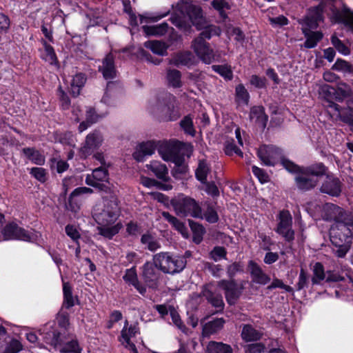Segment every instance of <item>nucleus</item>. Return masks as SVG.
Wrapping results in <instances>:
<instances>
[{"instance_id": "44", "label": "nucleus", "mask_w": 353, "mask_h": 353, "mask_svg": "<svg viewBox=\"0 0 353 353\" xmlns=\"http://www.w3.org/2000/svg\"><path fill=\"white\" fill-rule=\"evenodd\" d=\"M163 217L166 219L170 224L173 225L177 230L183 232L185 230L184 224L180 221L176 217L170 214L168 212H162Z\"/></svg>"}, {"instance_id": "6", "label": "nucleus", "mask_w": 353, "mask_h": 353, "mask_svg": "<svg viewBox=\"0 0 353 353\" xmlns=\"http://www.w3.org/2000/svg\"><path fill=\"white\" fill-rule=\"evenodd\" d=\"M278 225L276 232L281 234L286 241H292L294 232L292 230V217L288 210L280 212L278 217Z\"/></svg>"}, {"instance_id": "3", "label": "nucleus", "mask_w": 353, "mask_h": 353, "mask_svg": "<svg viewBox=\"0 0 353 353\" xmlns=\"http://www.w3.org/2000/svg\"><path fill=\"white\" fill-rule=\"evenodd\" d=\"M176 214L181 217L191 216L194 218L203 219V213L199 203L194 199L179 194L170 201Z\"/></svg>"}, {"instance_id": "57", "label": "nucleus", "mask_w": 353, "mask_h": 353, "mask_svg": "<svg viewBox=\"0 0 353 353\" xmlns=\"http://www.w3.org/2000/svg\"><path fill=\"white\" fill-rule=\"evenodd\" d=\"M327 107L335 111V114L337 118H339L342 121L343 116H345L348 112L347 108L345 109H341L340 106L332 101L328 102Z\"/></svg>"}, {"instance_id": "35", "label": "nucleus", "mask_w": 353, "mask_h": 353, "mask_svg": "<svg viewBox=\"0 0 353 353\" xmlns=\"http://www.w3.org/2000/svg\"><path fill=\"white\" fill-rule=\"evenodd\" d=\"M141 242L151 252H155L161 248L159 241L149 233L144 234L141 236Z\"/></svg>"}, {"instance_id": "52", "label": "nucleus", "mask_w": 353, "mask_h": 353, "mask_svg": "<svg viewBox=\"0 0 353 353\" xmlns=\"http://www.w3.org/2000/svg\"><path fill=\"white\" fill-rule=\"evenodd\" d=\"M226 250L223 247L216 246L210 253L211 259L217 261L221 259H225L226 256Z\"/></svg>"}, {"instance_id": "61", "label": "nucleus", "mask_w": 353, "mask_h": 353, "mask_svg": "<svg viewBox=\"0 0 353 353\" xmlns=\"http://www.w3.org/2000/svg\"><path fill=\"white\" fill-rule=\"evenodd\" d=\"M241 271H243V266L238 262H234L227 268V273L231 279H232L237 272Z\"/></svg>"}, {"instance_id": "27", "label": "nucleus", "mask_w": 353, "mask_h": 353, "mask_svg": "<svg viewBox=\"0 0 353 353\" xmlns=\"http://www.w3.org/2000/svg\"><path fill=\"white\" fill-rule=\"evenodd\" d=\"M194 56L192 52L185 51L176 53L170 60V63L176 66L179 65H188L193 63Z\"/></svg>"}, {"instance_id": "48", "label": "nucleus", "mask_w": 353, "mask_h": 353, "mask_svg": "<svg viewBox=\"0 0 353 353\" xmlns=\"http://www.w3.org/2000/svg\"><path fill=\"white\" fill-rule=\"evenodd\" d=\"M348 112L342 117V121L347 123L350 127V130L353 132V101H347Z\"/></svg>"}, {"instance_id": "47", "label": "nucleus", "mask_w": 353, "mask_h": 353, "mask_svg": "<svg viewBox=\"0 0 353 353\" xmlns=\"http://www.w3.org/2000/svg\"><path fill=\"white\" fill-rule=\"evenodd\" d=\"M351 242L342 241V243L338 244H333L337 249L334 250L335 254L340 258H343L345 256L347 252L350 248Z\"/></svg>"}, {"instance_id": "15", "label": "nucleus", "mask_w": 353, "mask_h": 353, "mask_svg": "<svg viewBox=\"0 0 353 353\" xmlns=\"http://www.w3.org/2000/svg\"><path fill=\"white\" fill-rule=\"evenodd\" d=\"M139 332V327L136 325H131L128 327V322L125 321L123 328L121 332L120 341L127 348L131 350L134 353H138L135 345L130 341V339L134 337Z\"/></svg>"}, {"instance_id": "37", "label": "nucleus", "mask_w": 353, "mask_h": 353, "mask_svg": "<svg viewBox=\"0 0 353 353\" xmlns=\"http://www.w3.org/2000/svg\"><path fill=\"white\" fill-rule=\"evenodd\" d=\"M352 92L350 85L345 83L340 82L338 83L335 91V99L338 101H343L344 99L350 97Z\"/></svg>"}, {"instance_id": "39", "label": "nucleus", "mask_w": 353, "mask_h": 353, "mask_svg": "<svg viewBox=\"0 0 353 353\" xmlns=\"http://www.w3.org/2000/svg\"><path fill=\"white\" fill-rule=\"evenodd\" d=\"M181 74L177 70H168L167 72V79L170 85L174 88H180L182 85Z\"/></svg>"}, {"instance_id": "22", "label": "nucleus", "mask_w": 353, "mask_h": 353, "mask_svg": "<svg viewBox=\"0 0 353 353\" xmlns=\"http://www.w3.org/2000/svg\"><path fill=\"white\" fill-rule=\"evenodd\" d=\"M158 152L164 161H174L176 164L179 163V159L176 158V149L168 143H162Z\"/></svg>"}, {"instance_id": "21", "label": "nucleus", "mask_w": 353, "mask_h": 353, "mask_svg": "<svg viewBox=\"0 0 353 353\" xmlns=\"http://www.w3.org/2000/svg\"><path fill=\"white\" fill-rule=\"evenodd\" d=\"M155 150L154 143L148 141L141 143L133 153V157L138 161H142L145 156L152 155Z\"/></svg>"}, {"instance_id": "43", "label": "nucleus", "mask_w": 353, "mask_h": 353, "mask_svg": "<svg viewBox=\"0 0 353 353\" xmlns=\"http://www.w3.org/2000/svg\"><path fill=\"white\" fill-rule=\"evenodd\" d=\"M236 99L239 103L248 104L250 95L243 84H239L235 89Z\"/></svg>"}, {"instance_id": "59", "label": "nucleus", "mask_w": 353, "mask_h": 353, "mask_svg": "<svg viewBox=\"0 0 353 353\" xmlns=\"http://www.w3.org/2000/svg\"><path fill=\"white\" fill-rule=\"evenodd\" d=\"M205 217L206 221L211 223H216L219 220V216L216 212L211 207H208L206 210L203 217Z\"/></svg>"}, {"instance_id": "8", "label": "nucleus", "mask_w": 353, "mask_h": 353, "mask_svg": "<svg viewBox=\"0 0 353 353\" xmlns=\"http://www.w3.org/2000/svg\"><path fill=\"white\" fill-rule=\"evenodd\" d=\"M217 285L224 290L226 301L230 305L236 303L243 290V287L239 285L234 279L221 280Z\"/></svg>"}, {"instance_id": "29", "label": "nucleus", "mask_w": 353, "mask_h": 353, "mask_svg": "<svg viewBox=\"0 0 353 353\" xmlns=\"http://www.w3.org/2000/svg\"><path fill=\"white\" fill-rule=\"evenodd\" d=\"M250 118L255 120V122L261 124L263 128L265 127L268 121V116L265 114V110L262 106H254L252 108L250 113Z\"/></svg>"}, {"instance_id": "54", "label": "nucleus", "mask_w": 353, "mask_h": 353, "mask_svg": "<svg viewBox=\"0 0 353 353\" xmlns=\"http://www.w3.org/2000/svg\"><path fill=\"white\" fill-rule=\"evenodd\" d=\"M44 48L46 53L44 59L51 64L55 63L57 61V57L53 48L46 42H44Z\"/></svg>"}, {"instance_id": "41", "label": "nucleus", "mask_w": 353, "mask_h": 353, "mask_svg": "<svg viewBox=\"0 0 353 353\" xmlns=\"http://www.w3.org/2000/svg\"><path fill=\"white\" fill-rule=\"evenodd\" d=\"M63 290L64 296L63 305L68 309L74 305V299L72 296V288L68 283H63Z\"/></svg>"}, {"instance_id": "63", "label": "nucleus", "mask_w": 353, "mask_h": 353, "mask_svg": "<svg viewBox=\"0 0 353 353\" xmlns=\"http://www.w3.org/2000/svg\"><path fill=\"white\" fill-rule=\"evenodd\" d=\"M265 346L261 343H252L246 347L245 353H264Z\"/></svg>"}, {"instance_id": "4", "label": "nucleus", "mask_w": 353, "mask_h": 353, "mask_svg": "<svg viewBox=\"0 0 353 353\" xmlns=\"http://www.w3.org/2000/svg\"><path fill=\"white\" fill-rule=\"evenodd\" d=\"M120 214V208L117 199L112 197L104 201L103 208L101 212L94 213V219L99 225L114 223Z\"/></svg>"}, {"instance_id": "60", "label": "nucleus", "mask_w": 353, "mask_h": 353, "mask_svg": "<svg viewBox=\"0 0 353 353\" xmlns=\"http://www.w3.org/2000/svg\"><path fill=\"white\" fill-rule=\"evenodd\" d=\"M101 182L102 181H95L93 179H91L90 176H88L85 179L87 185L98 188L101 191L108 192V186Z\"/></svg>"}, {"instance_id": "1", "label": "nucleus", "mask_w": 353, "mask_h": 353, "mask_svg": "<svg viewBox=\"0 0 353 353\" xmlns=\"http://www.w3.org/2000/svg\"><path fill=\"white\" fill-rule=\"evenodd\" d=\"M337 215L335 222L330 230V241L332 244H339L342 241L351 242L353 236V218L350 213L336 208Z\"/></svg>"}, {"instance_id": "40", "label": "nucleus", "mask_w": 353, "mask_h": 353, "mask_svg": "<svg viewBox=\"0 0 353 353\" xmlns=\"http://www.w3.org/2000/svg\"><path fill=\"white\" fill-rule=\"evenodd\" d=\"M210 172V169L207 163L204 160L200 161L196 170V177L201 183H206L207 176Z\"/></svg>"}, {"instance_id": "42", "label": "nucleus", "mask_w": 353, "mask_h": 353, "mask_svg": "<svg viewBox=\"0 0 353 353\" xmlns=\"http://www.w3.org/2000/svg\"><path fill=\"white\" fill-rule=\"evenodd\" d=\"M312 271L314 276L312 279V281L313 284H318L321 281L325 279L324 268L321 263H316L313 267Z\"/></svg>"}, {"instance_id": "38", "label": "nucleus", "mask_w": 353, "mask_h": 353, "mask_svg": "<svg viewBox=\"0 0 353 353\" xmlns=\"http://www.w3.org/2000/svg\"><path fill=\"white\" fill-rule=\"evenodd\" d=\"M201 30L203 31L199 34L198 37H201L203 39H210L213 36H219L221 33V30L219 27L210 25L207 26L206 23L204 25V28Z\"/></svg>"}, {"instance_id": "25", "label": "nucleus", "mask_w": 353, "mask_h": 353, "mask_svg": "<svg viewBox=\"0 0 353 353\" xmlns=\"http://www.w3.org/2000/svg\"><path fill=\"white\" fill-rule=\"evenodd\" d=\"M144 47L157 55L164 56L167 54L168 45L161 41L153 40L145 42Z\"/></svg>"}, {"instance_id": "17", "label": "nucleus", "mask_w": 353, "mask_h": 353, "mask_svg": "<svg viewBox=\"0 0 353 353\" xmlns=\"http://www.w3.org/2000/svg\"><path fill=\"white\" fill-rule=\"evenodd\" d=\"M318 179L312 177L306 171L300 172L295 177L297 188L303 191H307L315 188Z\"/></svg>"}, {"instance_id": "2", "label": "nucleus", "mask_w": 353, "mask_h": 353, "mask_svg": "<svg viewBox=\"0 0 353 353\" xmlns=\"http://www.w3.org/2000/svg\"><path fill=\"white\" fill-rule=\"evenodd\" d=\"M322 12L323 6L319 5L309 9L307 15L299 20V23L302 25V31L306 37L304 46L307 48L315 47L323 37L321 32H312L310 30L318 27L319 22L323 19Z\"/></svg>"}, {"instance_id": "53", "label": "nucleus", "mask_w": 353, "mask_h": 353, "mask_svg": "<svg viewBox=\"0 0 353 353\" xmlns=\"http://www.w3.org/2000/svg\"><path fill=\"white\" fill-rule=\"evenodd\" d=\"M280 160L283 166L290 172L297 174L300 172L299 167L293 162H292L291 161L285 159L283 156L281 157Z\"/></svg>"}, {"instance_id": "12", "label": "nucleus", "mask_w": 353, "mask_h": 353, "mask_svg": "<svg viewBox=\"0 0 353 353\" xmlns=\"http://www.w3.org/2000/svg\"><path fill=\"white\" fill-rule=\"evenodd\" d=\"M103 142V137L98 130H94L87 135L84 145L81 148V155L85 158L97 150Z\"/></svg>"}, {"instance_id": "62", "label": "nucleus", "mask_w": 353, "mask_h": 353, "mask_svg": "<svg viewBox=\"0 0 353 353\" xmlns=\"http://www.w3.org/2000/svg\"><path fill=\"white\" fill-rule=\"evenodd\" d=\"M30 173L41 182H45L46 180V172L43 168H33Z\"/></svg>"}, {"instance_id": "56", "label": "nucleus", "mask_w": 353, "mask_h": 353, "mask_svg": "<svg viewBox=\"0 0 353 353\" xmlns=\"http://www.w3.org/2000/svg\"><path fill=\"white\" fill-rule=\"evenodd\" d=\"M332 45L343 54H348L350 53L349 49L342 43V41L335 35L331 38Z\"/></svg>"}, {"instance_id": "7", "label": "nucleus", "mask_w": 353, "mask_h": 353, "mask_svg": "<svg viewBox=\"0 0 353 353\" xmlns=\"http://www.w3.org/2000/svg\"><path fill=\"white\" fill-rule=\"evenodd\" d=\"M191 48L204 63H210L214 59V53L213 50L210 48L208 43H207L201 37H196L191 43Z\"/></svg>"}, {"instance_id": "9", "label": "nucleus", "mask_w": 353, "mask_h": 353, "mask_svg": "<svg viewBox=\"0 0 353 353\" xmlns=\"http://www.w3.org/2000/svg\"><path fill=\"white\" fill-rule=\"evenodd\" d=\"M257 154L265 165L273 166L281 159L283 153L282 150L275 145H263L259 148Z\"/></svg>"}, {"instance_id": "16", "label": "nucleus", "mask_w": 353, "mask_h": 353, "mask_svg": "<svg viewBox=\"0 0 353 353\" xmlns=\"http://www.w3.org/2000/svg\"><path fill=\"white\" fill-rule=\"evenodd\" d=\"M159 270L154 262L148 261L143 266L142 276L149 287L154 288L160 277Z\"/></svg>"}, {"instance_id": "50", "label": "nucleus", "mask_w": 353, "mask_h": 353, "mask_svg": "<svg viewBox=\"0 0 353 353\" xmlns=\"http://www.w3.org/2000/svg\"><path fill=\"white\" fill-rule=\"evenodd\" d=\"M57 95L59 97L61 107L67 110L70 106V100L67 94L62 89L61 86H59L57 90Z\"/></svg>"}, {"instance_id": "64", "label": "nucleus", "mask_w": 353, "mask_h": 353, "mask_svg": "<svg viewBox=\"0 0 353 353\" xmlns=\"http://www.w3.org/2000/svg\"><path fill=\"white\" fill-rule=\"evenodd\" d=\"M85 120L90 123H94L99 119V115L96 113L95 110L92 107H88L86 110Z\"/></svg>"}, {"instance_id": "31", "label": "nucleus", "mask_w": 353, "mask_h": 353, "mask_svg": "<svg viewBox=\"0 0 353 353\" xmlns=\"http://www.w3.org/2000/svg\"><path fill=\"white\" fill-rule=\"evenodd\" d=\"M23 153L32 163L37 165H43L45 157L37 150L34 148H25L22 150Z\"/></svg>"}, {"instance_id": "19", "label": "nucleus", "mask_w": 353, "mask_h": 353, "mask_svg": "<svg viewBox=\"0 0 353 353\" xmlns=\"http://www.w3.org/2000/svg\"><path fill=\"white\" fill-rule=\"evenodd\" d=\"M99 71L103 74L105 79H113L116 77L117 71L114 63V57L111 53L106 55L102 62V65L99 66Z\"/></svg>"}, {"instance_id": "34", "label": "nucleus", "mask_w": 353, "mask_h": 353, "mask_svg": "<svg viewBox=\"0 0 353 353\" xmlns=\"http://www.w3.org/2000/svg\"><path fill=\"white\" fill-rule=\"evenodd\" d=\"M208 353H232L230 345L221 342L210 341L207 346Z\"/></svg>"}, {"instance_id": "11", "label": "nucleus", "mask_w": 353, "mask_h": 353, "mask_svg": "<svg viewBox=\"0 0 353 353\" xmlns=\"http://www.w3.org/2000/svg\"><path fill=\"white\" fill-rule=\"evenodd\" d=\"M1 234L4 240L17 239L28 241L31 239L30 234L15 223L7 224L1 230Z\"/></svg>"}, {"instance_id": "46", "label": "nucleus", "mask_w": 353, "mask_h": 353, "mask_svg": "<svg viewBox=\"0 0 353 353\" xmlns=\"http://www.w3.org/2000/svg\"><path fill=\"white\" fill-rule=\"evenodd\" d=\"M180 125L185 133L194 137L195 130L194 129L192 120L189 116L185 117L180 122Z\"/></svg>"}, {"instance_id": "36", "label": "nucleus", "mask_w": 353, "mask_h": 353, "mask_svg": "<svg viewBox=\"0 0 353 353\" xmlns=\"http://www.w3.org/2000/svg\"><path fill=\"white\" fill-rule=\"evenodd\" d=\"M305 171L310 176H312V177L316 179L323 175L326 176L329 174L327 168L321 163L311 165L307 168Z\"/></svg>"}, {"instance_id": "32", "label": "nucleus", "mask_w": 353, "mask_h": 353, "mask_svg": "<svg viewBox=\"0 0 353 353\" xmlns=\"http://www.w3.org/2000/svg\"><path fill=\"white\" fill-rule=\"evenodd\" d=\"M110 225H99L97 227L99 234L103 236L112 239L115 234L119 233V230L122 228L123 225L121 223L110 226Z\"/></svg>"}, {"instance_id": "18", "label": "nucleus", "mask_w": 353, "mask_h": 353, "mask_svg": "<svg viewBox=\"0 0 353 353\" xmlns=\"http://www.w3.org/2000/svg\"><path fill=\"white\" fill-rule=\"evenodd\" d=\"M252 281L261 285H265L270 281V278L260 268V266L253 261H250L248 264Z\"/></svg>"}, {"instance_id": "5", "label": "nucleus", "mask_w": 353, "mask_h": 353, "mask_svg": "<svg viewBox=\"0 0 353 353\" xmlns=\"http://www.w3.org/2000/svg\"><path fill=\"white\" fill-rule=\"evenodd\" d=\"M175 97L169 96L162 101H159L155 105L153 111L160 114L167 121L176 120L180 114L176 106Z\"/></svg>"}, {"instance_id": "33", "label": "nucleus", "mask_w": 353, "mask_h": 353, "mask_svg": "<svg viewBox=\"0 0 353 353\" xmlns=\"http://www.w3.org/2000/svg\"><path fill=\"white\" fill-rule=\"evenodd\" d=\"M261 333L255 330L251 325H244L241 332L243 340L248 341H254L261 339Z\"/></svg>"}, {"instance_id": "58", "label": "nucleus", "mask_w": 353, "mask_h": 353, "mask_svg": "<svg viewBox=\"0 0 353 353\" xmlns=\"http://www.w3.org/2000/svg\"><path fill=\"white\" fill-rule=\"evenodd\" d=\"M22 349L21 343L17 340H12L3 353H17Z\"/></svg>"}, {"instance_id": "51", "label": "nucleus", "mask_w": 353, "mask_h": 353, "mask_svg": "<svg viewBox=\"0 0 353 353\" xmlns=\"http://www.w3.org/2000/svg\"><path fill=\"white\" fill-rule=\"evenodd\" d=\"M61 353H81L79 344L76 341L67 343L61 350Z\"/></svg>"}, {"instance_id": "23", "label": "nucleus", "mask_w": 353, "mask_h": 353, "mask_svg": "<svg viewBox=\"0 0 353 353\" xmlns=\"http://www.w3.org/2000/svg\"><path fill=\"white\" fill-rule=\"evenodd\" d=\"M146 166L158 179L164 181H168L169 180V177L168 176V169L165 164L157 161H152Z\"/></svg>"}, {"instance_id": "24", "label": "nucleus", "mask_w": 353, "mask_h": 353, "mask_svg": "<svg viewBox=\"0 0 353 353\" xmlns=\"http://www.w3.org/2000/svg\"><path fill=\"white\" fill-rule=\"evenodd\" d=\"M169 274H174L181 272L186 266L187 261L185 256L173 255L170 253Z\"/></svg>"}, {"instance_id": "14", "label": "nucleus", "mask_w": 353, "mask_h": 353, "mask_svg": "<svg viewBox=\"0 0 353 353\" xmlns=\"http://www.w3.org/2000/svg\"><path fill=\"white\" fill-rule=\"evenodd\" d=\"M341 181L334 174L329 173L323 181L320 190L322 193L338 196L341 192Z\"/></svg>"}, {"instance_id": "26", "label": "nucleus", "mask_w": 353, "mask_h": 353, "mask_svg": "<svg viewBox=\"0 0 353 353\" xmlns=\"http://www.w3.org/2000/svg\"><path fill=\"white\" fill-rule=\"evenodd\" d=\"M225 321L223 318L216 319L212 321L206 323L203 327V335L210 336L215 334L222 329Z\"/></svg>"}, {"instance_id": "55", "label": "nucleus", "mask_w": 353, "mask_h": 353, "mask_svg": "<svg viewBox=\"0 0 353 353\" xmlns=\"http://www.w3.org/2000/svg\"><path fill=\"white\" fill-rule=\"evenodd\" d=\"M225 152L228 155H232L236 154L240 157H243V152L241 150L236 147V145L232 141H227L225 145Z\"/></svg>"}, {"instance_id": "49", "label": "nucleus", "mask_w": 353, "mask_h": 353, "mask_svg": "<svg viewBox=\"0 0 353 353\" xmlns=\"http://www.w3.org/2000/svg\"><path fill=\"white\" fill-rule=\"evenodd\" d=\"M213 70L225 77L226 79L230 80L232 79V72L231 69L227 65H213Z\"/></svg>"}, {"instance_id": "28", "label": "nucleus", "mask_w": 353, "mask_h": 353, "mask_svg": "<svg viewBox=\"0 0 353 353\" xmlns=\"http://www.w3.org/2000/svg\"><path fill=\"white\" fill-rule=\"evenodd\" d=\"M85 81L86 77L82 73L77 74L73 77L70 83V93L74 97L79 95L81 89L83 87Z\"/></svg>"}, {"instance_id": "20", "label": "nucleus", "mask_w": 353, "mask_h": 353, "mask_svg": "<svg viewBox=\"0 0 353 353\" xmlns=\"http://www.w3.org/2000/svg\"><path fill=\"white\" fill-rule=\"evenodd\" d=\"M170 253L168 252H161L154 254L152 261L157 269L164 274L169 273Z\"/></svg>"}, {"instance_id": "13", "label": "nucleus", "mask_w": 353, "mask_h": 353, "mask_svg": "<svg viewBox=\"0 0 353 353\" xmlns=\"http://www.w3.org/2000/svg\"><path fill=\"white\" fill-rule=\"evenodd\" d=\"M182 10L187 14L192 25L194 26L197 30H201L204 28L205 19L203 17L202 10L199 6L185 3L183 6Z\"/></svg>"}, {"instance_id": "45", "label": "nucleus", "mask_w": 353, "mask_h": 353, "mask_svg": "<svg viewBox=\"0 0 353 353\" xmlns=\"http://www.w3.org/2000/svg\"><path fill=\"white\" fill-rule=\"evenodd\" d=\"M95 181H108V172L105 168L99 167L94 169L92 172V176H90Z\"/></svg>"}, {"instance_id": "30", "label": "nucleus", "mask_w": 353, "mask_h": 353, "mask_svg": "<svg viewBox=\"0 0 353 353\" xmlns=\"http://www.w3.org/2000/svg\"><path fill=\"white\" fill-rule=\"evenodd\" d=\"M168 24L162 23L156 26H143L142 27L144 32L147 35L163 36L168 32Z\"/></svg>"}, {"instance_id": "10", "label": "nucleus", "mask_w": 353, "mask_h": 353, "mask_svg": "<svg viewBox=\"0 0 353 353\" xmlns=\"http://www.w3.org/2000/svg\"><path fill=\"white\" fill-rule=\"evenodd\" d=\"M201 296L205 297L209 303L222 311L224 308V303L221 294L216 292V288L212 283H208L203 286Z\"/></svg>"}]
</instances>
